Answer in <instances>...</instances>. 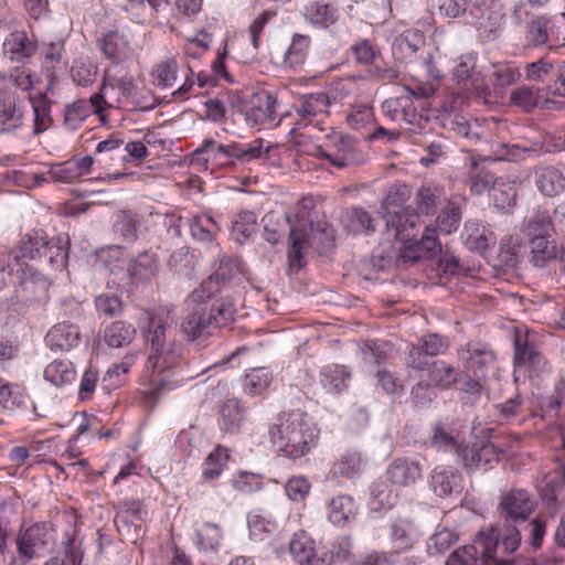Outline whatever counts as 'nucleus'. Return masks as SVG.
<instances>
[{"label": "nucleus", "instance_id": "nucleus-47", "mask_svg": "<svg viewBox=\"0 0 565 565\" xmlns=\"http://www.w3.org/2000/svg\"><path fill=\"white\" fill-rule=\"evenodd\" d=\"M306 19L320 28H329L334 24L339 18L338 9L331 3L315 1L305 8Z\"/></svg>", "mask_w": 565, "mask_h": 565}, {"label": "nucleus", "instance_id": "nucleus-20", "mask_svg": "<svg viewBox=\"0 0 565 565\" xmlns=\"http://www.w3.org/2000/svg\"><path fill=\"white\" fill-rule=\"evenodd\" d=\"M426 46L423 32L409 29L396 35L392 42V54L401 63L414 64L419 62Z\"/></svg>", "mask_w": 565, "mask_h": 565}, {"label": "nucleus", "instance_id": "nucleus-3", "mask_svg": "<svg viewBox=\"0 0 565 565\" xmlns=\"http://www.w3.org/2000/svg\"><path fill=\"white\" fill-rule=\"evenodd\" d=\"M382 216L385 220L388 232L399 241L406 250L416 252L409 256L413 262L426 257L429 258L441 250L437 239V230L426 226L420 239H416L415 227L418 224V216L404 206L403 195L390 192L382 203Z\"/></svg>", "mask_w": 565, "mask_h": 565}, {"label": "nucleus", "instance_id": "nucleus-41", "mask_svg": "<svg viewBox=\"0 0 565 565\" xmlns=\"http://www.w3.org/2000/svg\"><path fill=\"white\" fill-rule=\"evenodd\" d=\"M136 334L137 330L131 323L120 320L106 324L102 331L104 342L115 349L129 345Z\"/></svg>", "mask_w": 565, "mask_h": 565}, {"label": "nucleus", "instance_id": "nucleus-61", "mask_svg": "<svg viewBox=\"0 0 565 565\" xmlns=\"http://www.w3.org/2000/svg\"><path fill=\"white\" fill-rule=\"evenodd\" d=\"M428 376L436 386L441 388H449L457 382V372L444 361H433Z\"/></svg>", "mask_w": 565, "mask_h": 565}, {"label": "nucleus", "instance_id": "nucleus-57", "mask_svg": "<svg viewBox=\"0 0 565 565\" xmlns=\"http://www.w3.org/2000/svg\"><path fill=\"white\" fill-rule=\"evenodd\" d=\"M273 380L266 367L252 369L244 377V391L249 395H260Z\"/></svg>", "mask_w": 565, "mask_h": 565}, {"label": "nucleus", "instance_id": "nucleus-49", "mask_svg": "<svg viewBox=\"0 0 565 565\" xmlns=\"http://www.w3.org/2000/svg\"><path fill=\"white\" fill-rule=\"evenodd\" d=\"M443 198L444 192L440 188L431 184L420 186L415 194L417 213L425 215L434 214Z\"/></svg>", "mask_w": 565, "mask_h": 565}, {"label": "nucleus", "instance_id": "nucleus-63", "mask_svg": "<svg viewBox=\"0 0 565 565\" xmlns=\"http://www.w3.org/2000/svg\"><path fill=\"white\" fill-rule=\"evenodd\" d=\"M0 404L7 409H14L24 404V395L20 387L2 377H0Z\"/></svg>", "mask_w": 565, "mask_h": 565}, {"label": "nucleus", "instance_id": "nucleus-30", "mask_svg": "<svg viewBox=\"0 0 565 565\" xmlns=\"http://www.w3.org/2000/svg\"><path fill=\"white\" fill-rule=\"evenodd\" d=\"M3 54L11 62L24 63L36 52V44L24 31L11 32L3 41Z\"/></svg>", "mask_w": 565, "mask_h": 565}, {"label": "nucleus", "instance_id": "nucleus-52", "mask_svg": "<svg viewBox=\"0 0 565 565\" xmlns=\"http://www.w3.org/2000/svg\"><path fill=\"white\" fill-rule=\"evenodd\" d=\"M490 196L498 209L505 210L514 206L516 203L515 183L510 180L498 179L490 192Z\"/></svg>", "mask_w": 565, "mask_h": 565}, {"label": "nucleus", "instance_id": "nucleus-13", "mask_svg": "<svg viewBox=\"0 0 565 565\" xmlns=\"http://www.w3.org/2000/svg\"><path fill=\"white\" fill-rule=\"evenodd\" d=\"M286 220L290 223V247L288 249L289 263L290 266L299 269L302 267L305 250L309 245L310 234L312 233L313 226V222L310 218V212L307 210L305 201L298 209L296 223L292 224L288 215H286Z\"/></svg>", "mask_w": 565, "mask_h": 565}, {"label": "nucleus", "instance_id": "nucleus-46", "mask_svg": "<svg viewBox=\"0 0 565 565\" xmlns=\"http://www.w3.org/2000/svg\"><path fill=\"white\" fill-rule=\"evenodd\" d=\"M350 371L343 365H327L320 371V383L332 394H339L349 386Z\"/></svg>", "mask_w": 565, "mask_h": 565}, {"label": "nucleus", "instance_id": "nucleus-11", "mask_svg": "<svg viewBox=\"0 0 565 565\" xmlns=\"http://www.w3.org/2000/svg\"><path fill=\"white\" fill-rule=\"evenodd\" d=\"M15 543L20 557L26 561L43 557L54 543L53 530L46 523H34L20 530Z\"/></svg>", "mask_w": 565, "mask_h": 565}, {"label": "nucleus", "instance_id": "nucleus-25", "mask_svg": "<svg viewBox=\"0 0 565 565\" xmlns=\"http://www.w3.org/2000/svg\"><path fill=\"white\" fill-rule=\"evenodd\" d=\"M489 83L486 84L490 90L487 97L493 94L495 97L502 96L505 89L516 83L521 77L519 66L514 62L492 63L488 72Z\"/></svg>", "mask_w": 565, "mask_h": 565}, {"label": "nucleus", "instance_id": "nucleus-19", "mask_svg": "<svg viewBox=\"0 0 565 565\" xmlns=\"http://www.w3.org/2000/svg\"><path fill=\"white\" fill-rule=\"evenodd\" d=\"M25 105L19 94L0 89V132L11 134L24 126Z\"/></svg>", "mask_w": 565, "mask_h": 565}, {"label": "nucleus", "instance_id": "nucleus-64", "mask_svg": "<svg viewBox=\"0 0 565 565\" xmlns=\"http://www.w3.org/2000/svg\"><path fill=\"white\" fill-rule=\"evenodd\" d=\"M249 535L254 540H262L263 534L277 529L275 520L260 513H250L247 518Z\"/></svg>", "mask_w": 565, "mask_h": 565}, {"label": "nucleus", "instance_id": "nucleus-23", "mask_svg": "<svg viewBox=\"0 0 565 565\" xmlns=\"http://www.w3.org/2000/svg\"><path fill=\"white\" fill-rule=\"evenodd\" d=\"M507 450L502 447L487 441L481 445H473L462 449L461 458L463 465L470 470L486 468L492 462H498L500 456L505 454Z\"/></svg>", "mask_w": 565, "mask_h": 565}, {"label": "nucleus", "instance_id": "nucleus-62", "mask_svg": "<svg viewBox=\"0 0 565 565\" xmlns=\"http://www.w3.org/2000/svg\"><path fill=\"white\" fill-rule=\"evenodd\" d=\"M460 220L461 212L459 206L449 202L437 216V228L440 233L450 234L458 228Z\"/></svg>", "mask_w": 565, "mask_h": 565}, {"label": "nucleus", "instance_id": "nucleus-56", "mask_svg": "<svg viewBox=\"0 0 565 565\" xmlns=\"http://www.w3.org/2000/svg\"><path fill=\"white\" fill-rule=\"evenodd\" d=\"M371 214L361 207H351L347 211L345 226L354 234L374 232Z\"/></svg>", "mask_w": 565, "mask_h": 565}, {"label": "nucleus", "instance_id": "nucleus-22", "mask_svg": "<svg viewBox=\"0 0 565 565\" xmlns=\"http://www.w3.org/2000/svg\"><path fill=\"white\" fill-rule=\"evenodd\" d=\"M330 142L327 149H318L319 157L327 159L337 168H344L355 161V145L350 137L335 134L330 138Z\"/></svg>", "mask_w": 565, "mask_h": 565}, {"label": "nucleus", "instance_id": "nucleus-59", "mask_svg": "<svg viewBox=\"0 0 565 565\" xmlns=\"http://www.w3.org/2000/svg\"><path fill=\"white\" fill-rule=\"evenodd\" d=\"M457 482L458 476L452 470L437 467L431 473V487L439 497L450 494L457 487Z\"/></svg>", "mask_w": 565, "mask_h": 565}, {"label": "nucleus", "instance_id": "nucleus-58", "mask_svg": "<svg viewBox=\"0 0 565 565\" xmlns=\"http://www.w3.org/2000/svg\"><path fill=\"white\" fill-rule=\"evenodd\" d=\"M467 365L477 375H483V371L494 362V354L491 350L481 345H469L467 349Z\"/></svg>", "mask_w": 565, "mask_h": 565}, {"label": "nucleus", "instance_id": "nucleus-8", "mask_svg": "<svg viewBox=\"0 0 565 565\" xmlns=\"http://www.w3.org/2000/svg\"><path fill=\"white\" fill-rule=\"evenodd\" d=\"M67 245V238L51 239L43 231H32L23 236L19 248L22 257L29 259L46 257L52 269L63 270L68 258Z\"/></svg>", "mask_w": 565, "mask_h": 565}, {"label": "nucleus", "instance_id": "nucleus-38", "mask_svg": "<svg viewBox=\"0 0 565 565\" xmlns=\"http://www.w3.org/2000/svg\"><path fill=\"white\" fill-rule=\"evenodd\" d=\"M160 268L157 254L152 250L139 253L128 264L129 276L136 281H147L156 277Z\"/></svg>", "mask_w": 565, "mask_h": 565}, {"label": "nucleus", "instance_id": "nucleus-12", "mask_svg": "<svg viewBox=\"0 0 565 565\" xmlns=\"http://www.w3.org/2000/svg\"><path fill=\"white\" fill-rule=\"evenodd\" d=\"M50 281L32 267H24L14 286V299L18 303L30 306L45 303L49 300Z\"/></svg>", "mask_w": 565, "mask_h": 565}, {"label": "nucleus", "instance_id": "nucleus-31", "mask_svg": "<svg viewBox=\"0 0 565 565\" xmlns=\"http://www.w3.org/2000/svg\"><path fill=\"white\" fill-rule=\"evenodd\" d=\"M532 510L533 501L525 490H512L500 502V511L505 519L525 520Z\"/></svg>", "mask_w": 565, "mask_h": 565}, {"label": "nucleus", "instance_id": "nucleus-9", "mask_svg": "<svg viewBox=\"0 0 565 565\" xmlns=\"http://www.w3.org/2000/svg\"><path fill=\"white\" fill-rule=\"evenodd\" d=\"M211 147L214 159L222 166L247 164L252 161L267 160L274 148L269 141L260 138L249 142H230L227 145L216 143L213 140L206 142Z\"/></svg>", "mask_w": 565, "mask_h": 565}, {"label": "nucleus", "instance_id": "nucleus-55", "mask_svg": "<svg viewBox=\"0 0 565 565\" xmlns=\"http://www.w3.org/2000/svg\"><path fill=\"white\" fill-rule=\"evenodd\" d=\"M498 179L484 169H477L476 162L472 161V169L468 174V185L472 194L481 195L491 192Z\"/></svg>", "mask_w": 565, "mask_h": 565}, {"label": "nucleus", "instance_id": "nucleus-39", "mask_svg": "<svg viewBox=\"0 0 565 565\" xmlns=\"http://www.w3.org/2000/svg\"><path fill=\"white\" fill-rule=\"evenodd\" d=\"M364 459L360 451L349 449L337 459L329 471L332 478H354L362 473Z\"/></svg>", "mask_w": 565, "mask_h": 565}, {"label": "nucleus", "instance_id": "nucleus-37", "mask_svg": "<svg viewBox=\"0 0 565 565\" xmlns=\"http://www.w3.org/2000/svg\"><path fill=\"white\" fill-rule=\"evenodd\" d=\"M311 47V38L307 34L294 33L282 56L285 68L298 70L307 61Z\"/></svg>", "mask_w": 565, "mask_h": 565}, {"label": "nucleus", "instance_id": "nucleus-32", "mask_svg": "<svg viewBox=\"0 0 565 565\" xmlns=\"http://www.w3.org/2000/svg\"><path fill=\"white\" fill-rule=\"evenodd\" d=\"M100 51L110 63H124L132 54V47L128 39L118 31H109L103 35L99 42Z\"/></svg>", "mask_w": 565, "mask_h": 565}, {"label": "nucleus", "instance_id": "nucleus-10", "mask_svg": "<svg viewBox=\"0 0 565 565\" xmlns=\"http://www.w3.org/2000/svg\"><path fill=\"white\" fill-rule=\"evenodd\" d=\"M525 42L531 47L547 45L554 51L564 47L565 14L552 18L537 17L531 20L525 28Z\"/></svg>", "mask_w": 565, "mask_h": 565}, {"label": "nucleus", "instance_id": "nucleus-40", "mask_svg": "<svg viewBox=\"0 0 565 565\" xmlns=\"http://www.w3.org/2000/svg\"><path fill=\"white\" fill-rule=\"evenodd\" d=\"M93 114L98 116L96 107L90 102V97L66 104L63 110V126L70 131H75Z\"/></svg>", "mask_w": 565, "mask_h": 565}, {"label": "nucleus", "instance_id": "nucleus-4", "mask_svg": "<svg viewBox=\"0 0 565 565\" xmlns=\"http://www.w3.org/2000/svg\"><path fill=\"white\" fill-rule=\"evenodd\" d=\"M279 452L291 460L309 455L318 445L319 429L312 418L300 409L280 414L268 430Z\"/></svg>", "mask_w": 565, "mask_h": 565}, {"label": "nucleus", "instance_id": "nucleus-16", "mask_svg": "<svg viewBox=\"0 0 565 565\" xmlns=\"http://www.w3.org/2000/svg\"><path fill=\"white\" fill-rule=\"evenodd\" d=\"M477 54L465 53L455 60L451 70L452 79L462 88L472 90L476 95L487 98L490 88L481 79V74L476 70Z\"/></svg>", "mask_w": 565, "mask_h": 565}, {"label": "nucleus", "instance_id": "nucleus-33", "mask_svg": "<svg viewBox=\"0 0 565 565\" xmlns=\"http://www.w3.org/2000/svg\"><path fill=\"white\" fill-rule=\"evenodd\" d=\"M540 492L542 500L554 508L565 503V466L545 475L540 484Z\"/></svg>", "mask_w": 565, "mask_h": 565}, {"label": "nucleus", "instance_id": "nucleus-54", "mask_svg": "<svg viewBox=\"0 0 565 565\" xmlns=\"http://www.w3.org/2000/svg\"><path fill=\"white\" fill-rule=\"evenodd\" d=\"M218 230V224L209 214L195 215L190 222L191 235L196 241L212 242Z\"/></svg>", "mask_w": 565, "mask_h": 565}, {"label": "nucleus", "instance_id": "nucleus-35", "mask_svg": "<svg viewBox=\"0 0 565 565\" xmlns=\"http://www.w3.org/2000/svg\"><path fill=\"white\" fill-rule=\"evenodd\" d=\"M462 238L469 249L477 252L486 250L495 242L493 232L477 220H469L465 223Z\"/></svg>", "mask_w": 565, "mask_h": 565}, {"label": "nucleus", "instance_id": "nucleus-42", "mask_svg": "<svg viewBox=\"0 0 565 565\" xmlns=\"http://www.w3.org/2000/svg\"><path fill=\"white\" fill-rule=\"evenodd\" d=\"M65 43L63 40L49 43L42 51V66L45 68L50 79L46 90H51L56 78V71L64 70L66 62L64 60Z\"/></svg>", "mask_w": 565, "mask_h": 565}, {"label": "nucleus", "instance_id": "nucleus-6", "mask_svg": "<svg viewBox=\"0 0 565 565\" xmlns=\"http://www.w3.org/2000/svg\"><path fill=\"white\" fill-rule=\"evenodd\" d=\"M34 86V72L25 65L0 72V89L28 94V100L33 111V134L40 135L47 130L52 124V102L47 97L49 90L31 94Z\"/></svg>", "mask_w": 565, "mask_h": 565}, {"label": "nucleus", "instance_id": "nucleus-14", "mask_svg": "<svg viewBox=\"0 0 565 565\" xmlns=\"http://www.w3.org/2000/svg\"><path fill=\"white\" fill-rule=\"evenodd\" d=\"M405 88L408 92L407 95L385 99L381 105V109L383 115L392 121H405L411 124L416 117L413 97H429L434 94V88L431 86H423L416 89Z\"/></svg>", "mask_w": 565, "mask_h": 565}, {"label": "nucleus", "instance_id": "nucleus-51", "mask_svg": "<svg viewBox=\"0 0 565 565\" xmlns=\"http://www.w3.org/2000/svg\"><path fill=\"white\" fill-rule=\"evenodd\" d=\"M98 66L88 57L75 58L71 67V76L78 86L87 87L95 83Z\"/></svg>", "mask_w": 565, "mask_h": 565}, {"label": "nucleus", "instance_id": "nucleus-27", "mask_svg": "<svg viewBox=\"0 0 565 565\" xmlns=\"http://www.w3.org/2000/svg\"><path fill=\"white\" fill-rule=\"evenodd\" d=\"M533 178L536 189L544 196L554 198L565 190V175L554 166H536Z\"/></svg>", "mask_w": 565, "mask_h": 565}, {"label": "nucleus", "instance_id": "nucleus-2", "mask_svg": "<svg viewBox=\"0 0 565 565\" xmlns=\"http://www.w3.org/2000/svg\"><path fill=\"white\" fill-rule=\"evenodd\" d=\"M554 231L550 211L537 206L521 223L520 239L513 236L502 239L501 253L510 255L505 259L511 262L524 244L527 247L529 263L534 267L543 268L556 257V246L551 241Z\"/></svg>", "mask_w": 565, "mask_h": 565}, {"label": "nucleus", "instance_id": "nucleus-17", "mask_svg": "<svg viewBox=\"0 0 565 565\" xmlns=\"http://www.w3.org/2000/svg\"><path fill=\"white\" fill-rule=\"evenodd\" d=\"M289 552L299 565H331L333 562L332 553L317 548L315 541L305 531L292 535Z\"/></svg>", "mask_w": 565, "mask_h": 565}, {"label": "nucleus", "instance_id": "nucleus-44", "mask_svg": "<svg viewBox=\"0 0 565 565\" xmlns=\"http://www.w3.org/2000/svg\"><path fill=\"white\" fill-rule=\"evenodd\" d=\"M44 379L56 387H63L75 381L76 370L70 360L56 359L44 369Z\"/></svg>", "mask_w": 565, "mask_h": 565}, {"label": "nucleus", "instance_id": "nucleus-43", "mask_svg": "<svg viewBox=\"0 0 565 565\" xmlns=\"http://www.w3.org/2000/svg\"><path fill=\"white\" fill-rule=\"evenodd\" d=\"M179 72L177 60L171 55L166 56L152 66V83L160 88H172L178 82Z\"/></svg>", "mask_w": 565, "mask_h": 565}, {"label": "nucleus", "instance_id": "nucleus-5", "mask_svg": "<svg viewBox=\"0 0 565 565\" xmlns=\"http://www.w3.org/2000/svg\"><path fill=\"white\" fill-rule=\"evenodd\" d=\"M138 85L129 66L124 63H110L104 70L98 92L90 96L102 122L106 121L104 111L108 108L135 109Z\"/></svg>", "mask_w": 565, "mask_h": 565}, {"label": "nucleus", "instance_id": "nucleus-45", "mask_svg": "<svg viewBox=\"0 0 565 565\" xmlns=\"http://www.w3.org/2000/svg\"><path fill=\"white\" fill-rule=\"evenodd\" d=\"M486 534H490L492 536L493 544H497L495 547L492 546V557L490 558V563L493 565H511L510 559L498 558L495 556V552L499 548H502L505 553L514 552L521 542V536L519 531L515 527H507L503 535L501 537L494 536V530L489 529L488 531H483Z\"/></svg>", "mask_w": 565, "mask_h": 565}, {"label": "nucleus", "instance_id": "nucleus-48", "mask_svg": "<svg viewBox=\"0 0 565 565\" xmlns=\"http://www.w3.org/2000/svg\"><path fill=\"white\" fill-rule=\"evenodd\" d=\"M228 457L226 448L216 446L202 463V479L206 482L217 480L227 466Z\"/></svg>", "mask_w": 565, "mask_h": 565}, {"label": "nucleus", "instance_id": "nucleus-29", "mask_svg": "<svg viewBox=\"0 0 565 565\" xmlns=\"http://www.w3.org/2000/svg\"><path fill=\"white\" fill-rule=\"evenodd\" d=\"M328 520L335 526L343 527L354 522L358 515V504L349 494L332 497L327 503Z\"/></svg>", "mask_w": 565, "mask_h": 565}, {"label": "nucleus", "instance_id": "nucleus-24", "mask_svg": "<svg viewBox=\"0 0 565 565\" xmlns=\"http://www.w3.org/2000/svg\"><path fill=\"white\" fill-rule=\"evenodd\" d=\"M386 479L396 487H409L423 477L422 465L409 458H396L385 471Z\"/></svg>", "mask_w": 565, "mask_h": 565}, {"label": "nucleus", "instance_id": "nucleus-18", "mask_svg": "<svg viewBox=\"0 0 565 565\" xmlns=\"http://www.w3.org/2000/svg\"><path fill=\"white\" fill-rule=\"evenodd\" d=\"M244 114L249 126L274 125L278 116L275 95L265 89L252 94Z\"/></svg>", "mask_w": 565, "mask_h": 565}, {"label": "nucleus", "instance_id": "nucleus-7", "mask_svg": "<svg viewBox=\"0 0 565 565\" xmlns=\"http://www.w3.org/2000/svg\"><path fill=\"white\" fill-rule=\"evenodd\" d=\"M211 295L212 291L206 290L205 284H201L185 300L189 312L181 328L183 333L191 341L211 335L213 329L222 328L232 320V311L230 309L213 307L207 311L205 300L209 299Z\"/></svg>", "mask_w": 565, "mask_h": 565}, {"label": "nucleus", "instance_id": "nucleus-26", "mask_svg": "<svg viewBox=\"0 0 565 565\" xmlns=\"http://www.w3.org/2000/svg\"><path fill=\"white\" fill-rule=\"evenodd\" d=\"M330 98L323 92L311 93L300 97L295 111L299 117V125L307 126L315 119L329 114Z\"/></svg>", "mask_w": 565, "mask_h": 565}, {"label": "nucleus", "instance_id": "nucleus-53", "mask_svg": "<svg viewBox=\"0 0 565 565\" xmlns=\"http://www.w3.org/2000/svg\"><path fill=\"white\" fill-rule=\"evenodd\" d=\"M83 555L81 543L67 535L63 541V557L52 556L43 565H81Z\"/></svg>", "mask_w": 565, "mask_h": 565}, {"label": "nucleus", "instance_id": "nucleus-36", "mask_svg": "<svg viewBox=\"0 0 565 565\" xmlns=\"http://www.w3.org/2000/svg\"><path fill=\"white\" fill-rule=\"evenodd\" d=\"M246 411L237 398L226 399L220 409L218 426L225 434H237L245 422Z\"/></svg>", "mask_w": 565, "mask_h": 565}, {"label": "nucleus", "instance_id": "nucleus-15", "mask_svg": "<svg viewBox=\"0 0 565 565\" xmlns=\"http://www.w3.org/2000/svg\"><path fill=\"white\" fill-rule=\"evenodd\" d=\"M492 536L480 531L471 545H465L455 550L447 558L446 565H490L492 557Z\"/></svg>", "mask_w": 565, "mask_h": 565}, {"label": "nucleus", "instance_id": "nucleus-50", "mask_svg": "<svg viewBox=\"0 0 565 565\" xmlns=\"http://www.w3.org/2000/svg\"><path fill=\"white\" fill-rule=\"evenodd\" d=\"M391 540L398 551L409 550L416 542L413 523L407 519L397 518L391 523Z\"/></svg>", "mask_w": 565, "mask_h": 565}, {"label": "nucleus", "instance_id": "nucleus-28", "mask_svg": "<svg viewBox=\"0 0 565 565\" xmlns=\"http://www.w3.org/2000/svg\"><path fill=\"white\" fill-rule=\"evenodd\" d=\"M81 341V332L76 324L62 321L54 324L45 335V343L51 351H70Z\"/></svg>", "mask_w": 565, "mask_h": 565}, {"label": "nucleus", "instance_id": "nucleus-21", "mask_svg": "<svg viewBox=\"0 0 565 565\" xmlns=\"http://www.w3.org/2000/svg\"><path fill=\"white\" fill-rule=\"evenodd\" d=\"M428 445L437 451H455L460 457L463 449V436L454 420L441 419L433 426Z\"/></svg>", "mask_w": 565, "mask_h": 565}, {"label": "nucleus", "instance_id": "nucleus-34", "mask_svg": "<svg viewBox=\"0 0 565 565\" xmlns=\"http://www.w3.org/2000/svg\"><path fill=\"white\" fill-rule=\"evenodd\" d=\"M223 529L213 522H195L192 541L202 553L216 552L221 547Z\"/></svg>", "mask_w": 565, "mask_h": 565}, {"label": "nucleus", "instance_id": "nucleus-60", "mask_svg": "<svg viewBox=\"0 0 565 565\" xmlns=\"http://www.w3.org/2000/svg\"><path fill=\"white\" fill-rule=\"evenodd\" d=\"M116 515L120 525L127 531L128 526L125 523L127 519H135L145 525L148 513L139 500H124L118 503Z\"/></svg>", "mask_w": 565, "mask_h": 565}, {"label": "nucleus", "instance_id": "nucleus-1", "mask_svg": "<svg viewBox=\"0 0 565 565\" xmlns=\"http://www.w3.org/2000/svg\"><path fill=\"white\" fill-rule=\"evenodd\" d=\"M147 315L148 326L143 335L149 345V356L145 367L153 372L150 379L153 387L150 392L159 394L182 384V381L171 382L168 376H160V374L180 364L183 348L181 343L167 338L169 312L149 311Z\"/></svg>", "mask_w": 565, "mask_h": 565}]
</instances>
